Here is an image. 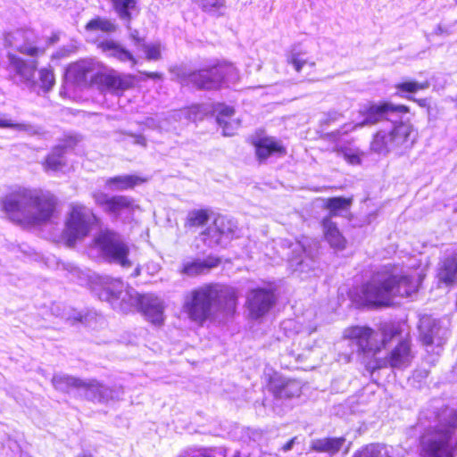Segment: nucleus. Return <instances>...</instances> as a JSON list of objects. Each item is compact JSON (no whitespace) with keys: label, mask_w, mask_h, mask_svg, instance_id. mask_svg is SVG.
Instances as JSON below:
<instances>
[{"label":"nucleus","mask_w":457,"mask_h":457,"mask_svg":"<svg viewBox=\"0 0 457 457\" xmlns=\"http://www.w3.org/2000/svg\"><path fill=\"white\" fill-rule=\"evenodd\" d=\"M148 180L146 177L135 174L118 175L110 177L105 180V186L114 187L120 190L133 189L137 186L142 185Z\"/></svg>","instance_id":"28"},{"label":"nucleus","mask_w":457,"mask_h":457,"mask_svg":"<svg viewBox=\"0 0 457 457\" xmlns=\"http://www.w3.org/2000/svg\"><path fill=\"white\" fill-rule=\"evenodd\" d=\"M248 142L253 146L255 157L261 163L273 155L282 157L287 154V147L282 141L264 135L263 131L257 132Z\"/></svg>","instance_id":"16"},{"label":"nucleus","mask_w":457,"mask_h":457,"mask_svg":"<svg viewBox=\"0 0 457 457\" xmlns=\"http://www.w3.org/2000/svg\"><path fill=\"white\" fill-rule=\"evenodd\" d=\"M358 112L361 120L357 126H375L386 120L389 113L406 114L410 112V107L405 104H394L387 101L369 102L361 106Z\"/></svg>","instance_id":"11"},{"label":"nucleus","mask_w":457,"mask_h":457,"mask_svg":"<svg viewBox=\"0 0 457 457\" xmlns=\"http://www.w3.org/2000/svg\"><path fill=\"white\" fill-rule=\"evenodd\" d=\"M135 76L119 74L114 70L108 72L98 71L95 74L96 86L102 91L121 96L126 90L134 87Z\"/></svg>","instance_id":"18"},{"label":"nucleus","mask_w":457,"mask_h":457,"mask_svg":"<svg viewBox=\"0 0 457 457\" xmlns=\"http://www.w3.org/2000/svg\"><path fill=\"white\" fill-rule=\"evenodd\" d=\"M323 240L334 251H344L346 249L348 241L338 228L337 222L330 217H323L320 220Z\"/></svg>","instance_id":"22"},{"label":"nucleus","mask_w":457,"mask_h":457,"mask_svg":"<svg viewBox=\"0 0 457 457\" xmlns=\"http://www.w3.org/2000/svg\"><path fill=\"white\" fill-rule=\"evenodd\" d=\"M339 116H341V114L337 112L328 113V121H331V120L334 121V120H337Z\"/></svg>","instance_id":"51"},{"label":"nucleus","mask_w":457,"mask_h":457,"mask_svg":"<svg viewBox=\"0 0 457 457\" xmlns=\"http://www.w3.org/2000/svg\"><path fill=\"white\" fill-rule=\"evenodd\" d=\"M113 7L120 18L127 21L132 19L131 11H138L137 0H120L113 4Z\"/></svg>","instance_id":"38"},{"label":"nucleus","mask_w":457,"mask_h":457,"mask_svg":"<svg viewBox=\"0 0 457 457\" xmlns=\"http://www.w3.org/2000/svg\"><path fill=\"white\" fill-rule=\"evenodd\" d=\"M132 275H133V277L139 276L140 275V268L139 267L136 268Z\"/></svg>","instance_id":"52"},{"label":"nucleus","mask_w":457,"mask_h":457,"mask_svg":"<svg viewBox=\"0 0 457 457\" xmlns=\"http://www.w3.org/2000/svg\"><path fill=\"white\" fill-rule=\"evenodd\" d=\"M238 301L237 290L209 282L191 289L185 296L182 312L187 319L199 327L215 320L216 308L223 316L236 313Z\"/></svg>","instance_id":"2"},{"label":"nucleus","mask_w":457,"mask_h":457,"mask_svg":"<svg viewBox=\"0 0 457 457\" xmlns=\"http://www.w3.org/2000/svg\"><path fill=\"white\" fill-rule=\"evenodd\" d=\"M52 384L56 390L62 392H68L71 388L87 386L85 382L69 376H54L52 378Z\"/></svg>","instance_id":"35"},{"label":"nucleus","mask_w":457,"mask_h":457,"mask_svg":"<svg viewBox=\"0 0 457 457\" xmlns=\"http://www.w3.org/2000/svg\"><path fill=\"white\" fill-rule=\"evenodd\" d=\"M233 457H241V455L237 453L234 454Z\"/></svg>","instance_id":"54"},{"label":"nucleus","mask_w":457,"mask_h":457,"mask_svg":"<svg viewBox=\"0 0 457 457\" xmlns=\"http://www.w3.org/2000/svg\"><path fill=\"white\" fill-rule=\"evenodd\" d=\"M17 127H18V124L12 122L11 120L0 119V128L12 129V128H17Z\"/></svg>","instance_id":"49"},{"label":"nucleus","mask_w":457,"mask_h":457,"mask_svg":"<svg viewBox=\"0 0 457 457\" xmlns=\"http://www.w3.org/2000/svg\"><path fill=\"white\" fill-rule=\"evenodd\" d=\"M137 310L147 320L154 325H162L164 320L163 306L153 295L137 294L134 297Z\"/></svg>","instance_id":"21"},{"label":"nucleus","mask_w":457,"mask_h":457,"mask_svg":"<svg viewBox=\"0 0 457 457\" xmlns=\"http://www.w3.org/2000/svg\"><path fill=\"white\" fill-rule=\"evenodd\" d=\"M66 147L63 145H55L51 152L46 155L41 162L45 171H58L65 166L64 160Z\"/></svg>","instance_id":"31"},{"label":"nucleus","mask_w":457,"mask_h":457,"mask_svg":"<svg viewBox=\"0 0 457 457\" xmlns=\"http://www.w3.org/2000/svg\"><path fill=\"white\" fill-rule=\"evenodd\" d=\"M239 80L238 69L233 62L225 60H216L210 65L195 70L185 79L187 86L206 91H217Z\"/></svg>","instance_id":"3"},{"label":"nucleus","mask_w":457,"mask_h":457,"mask_svg":"<svg viewBox=\"0 0 457 457\" xmlns=\"http://www.w3.org/2000/svg\"><path fill=\"white\" fill-rule=\"evenodd\" d=\"M420 341L422 345L428 346L433 345L434 343V332L433 329L430 328L428 331H423L420 335Z\"/></svg>","instance_id":"44"},{"label":"nucleus","mask_w":457,"mask_h":457,"mask_svg":"<svg viewBox=\"0 0 457 457\" xmlns=\"http://www.w3.org/2000/svg\"><path fill=\"white\" fill-rule=\"evenodd\" d=\"M438 287H452L457 285V253L440 261L436 272Z\"/></svg>","instance_id":"23"},{"label":"nucleus","mask_w":457,"mask_h":457,"mask_svg":"<svg viewBox=\"0 0 457 457\" xmlns=\"http://www.w3.org/2000/svg\"><path fill=\"white\" fill-rule=\"evenodd\" d=\"M85 29L91 33L101 32L103 34L110 35L117 31L118 25L112 19L96 15L91 18L85 24Z\"/></svg>","instance_id":"32"},{"label":"nucleus","mask_w":457,"mask_h":457,"mask_svg":"<svg viewBox=\"0 0 457 457\" xmlns=\"http://www.w3.org/2000/svg\"><path fill=\"white\" fill-rule=\"evenodd\" d=\"M17 51L20 54H25L28 56H31V57L37 56L39 54L44 52V50H41L37 46H19L17 48Z\"/></svg>","instance_id":"42"},{"label":"nucleus","mask_w":457,"mask_h":457,"mask_svg":"<svg viewBox=\"0 0 457 457\" xmlns=\"http://www.w3.org/2000/svg\"><path fill=\"white\" fill-rule=\"evenodd\" d=\"M453 431L449 427L428 428L420 436V448L426 457H454Z\"/></svg>","instance_id":"9"},{"label":"nucleus","mask_w":457,"mask_h":457,"mask_svg":"<svg viewBox=\"0 0 457 457\" xmlns=\"http://www.w3.org/2000/svg\"><path fill=\"white\" fill-rule=\"evenodd\" d=\"M352 457H391L390 453L378 444H368L356 450Z\"/></svg>","instance_id":"37"},{"label":"nucleus","mask_w":457,"mask_h":457,"mask_svg":"<svg viewBox=\"0 0 457 457\" xmlns=\"http://www.w3.org/2000/svg\"><path fill=\"white\" fill-rule=\"evenodd\" d=\"M95 204L110 216L119 217L122 213L133 214L138 209L136 200L125 195H109L103 191L92 194Z\"/></svg>","instance_id":"12"},{"label":"nucleus","mask_w":457,"mask_h":457,"mask_svg":"<svg viewBox=\"0 0 457 457\" xmlns=\"http://www.w3.org/2000/svg\"><path fill=\"white\" fill-rule=\"evenodd\" d=\"M408 100L416 103L420 107L429 108V103L427 98H415L409 96H404Z\"/></svg>","instance_id":"47"},{"label":"nucleus","mask_w":457,"mask_h":457,"mask_svg":"<svg viewBox=\"0 0 457 457\" xmlns=\"http://www.w3.org/2000/svg\"><path fill=\"white\" fill-rule=\"evenodd\" d=\"M95 65L90 61L80 60L71 63L66 69L65 79L77 87H91L95 81Z\"/></svg>","instance_id":"19"},{"label":"nucleus","mask_w":457,"mask_h":457,"mask_svg":"<svg viewBox=\"0 0 457 457\" xmlns=\"http://www.w3.org/2000/svg\"><path fill=\"white\" fill-rule=\"evenodd\" d=\"M377 332L382 351L386 349L393 340L398 341L404 336L401 324L394 320L381 321L377 325Z\"/></svg>","instance_id":"27"},{"label":"nucleus","mask_w":457,"mask_h":457,"mask_svg":"<svg viewBox=\"0 0 457 457\" xmlns=\"http://www.w3.org/2000/svg\"><path fill=\"white\" fill-rule=\"evenodd\" d=\"M235 114V109L232 106L226 104H219L217 110V122L223 129L224 136H233L234 135V128L231 123L228 120Z\"/></svg>","instance_id":"34"},{"label":"nucleus","mask_w":457,"mask_h":457,"mask_svg":"<svg viewBox=\"0 0 457 457\" xmlns=\"http://www.w3.org/2000/svg\"><path fill=\"white\" fill-rule=\"evenodd\" d=\"M0 211L14 224L30 228L29 187H19L0 199Z\"/></svg>","instance_id":"7"},{"label":"nucleus","mask_w":457,"mask_h":457,"mask_svg":"<svg viewBox=\"0 0 457 457\" xmlns=\"http://www.w3.org/2000/svg\"><path fill=\"white\" fill-rule=\"evenodd\" d=\"M429 86L430 82L428 80L421 82H418L416 80H404L395 84V88L396 89L397 95L403 96V94H414L428 88Z\"/></svg>","instance_id":"36"},{"label":"nucleus","mask_w":457,"mask_h":457,"mask_svg":"<svg viewBox=\"0 0 457 457\" xmlns=\"http://www.w3.org/2000/svg\"><path fill=\"white\" fill-rule=\"evenodd\" d=\"M141 74L145 79H162V74L157 71H142Z\"/></svg>","instance_id":"48"},{"label":"nucleus","mask_w":457,"mask_h":457,"mask_svg":"<svg viewBox=\"0 0 457 457\" xmlns=\"http://www.w3.org/2000/svg\"><path fill=\"white\" fill-rule=\"evenodd\" d=\"M413 127L410 122L397 120L390 130H376L370 142V150L378 154H387L395 149L406 148L412 144L410 141Z\"/></svg>","instance_id":"5"},{"label":"nucleus","mask_w":457,"mask_h":457,"mask_svg":"<svg viewBox=\"0 0 457 457\" xmlns=\"http://www.w3.org/2000/svg\"><path fill=\"white\" fill-rule=\"evenodd\" d=\"M98 296L101 300L117 304L121 310L126 311L133 304L134 295L124 288L120 279H110L100 285Z\"/></svg>","instance_id":"17"},{"label":"nucleus","mask_w":457,"mask_h":457,"mask_svg":"<svg viewBox=\"0 0 457 457\" xmlns=\"http://www.w3.org/2000/svg\"><path fill=\"white\" fill-rule=\"evenodd\" d=\"M277 301L276 288L255 287L251 289L245 305L252 319L257 320L266 315Z\"/></svg>","instance_id":"14"},{"label":"nucleus","mask_w":457,"mask_h":457,"mask_svg":"<svg viewBox=\"0 0 457 457\" xmlns=\"http://www.w3.org/2000/svg\"><path fill=\"white\" fill-rule=\"evenodd\" d=\"M345 442L344 436L317 438L312 442L311 449L316 453L334 455L340 451Z\"/></svg>","instance_id":"29"},{"label":"nucleus","mask_w":457,"mask_h":457,"mask_svg":"<svg viewBox=\"0 0 457 457\" xmlns=\"http://www.w3.org/2000/svg\"><path fill=\"white\" fill-rule=\"evenodd\" d=\"M99 219L94 213H88L82 204H72L64 222L61 238L68 247H74L78 241L87 237Z\"/></svg>","instance_id":"4"},{"label":"nucleus","mask_w":457,"mask_h":457,"mask_svg":"<svg viewBox=\"0 0 457 457\" xmlns=\"http://www.w3.org/2000/svg\"><path fill=\"white\" fill-rule=\"evenodd\" d=\"M411 337L409 333L405 334L397 344L387 353L385 357V366L388 365L392 369H402L409 366L412 355ZM384 365H378L377 368H382Z\"/></svg>","instance_id":"20"},{"label":"nucleus","mask_w":457,"mask_h":457,"mask_svg":"<svg viewBox=\"0 0 457 457\" xmlns=\"http://www.w3.org/2000/svg\"><path fill=\"white\" fill-rule=\"evenodd\" d=\"M100 250L103 258L110 263H117L122 268H130L133 264L129 259V246L112 229L100 231L93 240Z\"/></svg>","instance_id":"6"},{"label":"nucleus","mask_w":457,"mask_h":457,"mask_svg":"<svg viewBox=\"0 0 457 457\" xmlns=\"http://www.w3.org/2000/svg\"><path fill=\"white\" fill-rule=\"evenodd\" d=\"M353 197L335 196L327 198L323 204V209L328 212L326 217L338 216L340 212L348 211L353 204Z\"/></svg>","instance_id":"33"},{"label":"nucleus","mask_w":457,"mask_h":457,"mask_svg":"<svg viewBox=\"0 0 457 457\" xmlns=\"http://www.w3.org/2000/svg\"><path fill=\"white\" fill-rule=\"evenodd\" d=\"M212 216L213 212L210 208L193 209L187 212L184 227L189 229L204 228Z\"/></svg>","instance_id":"30"},{"label":"nucleus","mask_w":457,"mask_h":457,"mask_svg":"<svg viewBox=\"0 0 457 457\" xmlns=\"http://www.w3.org/2000/svg\"><path fill=\"white\" fill-rule=\"evenodd\" d=\"M344 158L351 165H359L361 162L360 155L356 153H344Z\"/></svg>","instance_id":"45"},{"label":"nucleus","mask_w":457,"mask_h":457,"mask_svg":"<svg viewBox=\"0 0 457 457\" xmlns=\"http://www.w3.org/2000/svg\"><path fill=\"white\" fill-rule=\"evenodd\" d=\"M97 48L109 57H112L120 62H129L132 66L138 63L137 58L127 48L113 39H104L97 44Z\"/></svg>","instance_id":"24"},{"label":"nucleus","mask_w":457,"mask_h":457,"mask_svg":"<svg viewBox=\"0 0 457 457\" xmlns=\"http://www.w3.org/2000/svg\"><path fill=\"white\" fill-rule=\"evenodd\" d=\"M39 87L44 92H49L55 84L54 69L50 66L41 68L38 71Z\"/></svg>","instance_id":"39"},{"label":"nucleus","mask_w":457,"mask_h":457,"mask_svg":"<svg viewBox=\"0 0 457 457\" xmlns=\"http://www.w3.org/2000/svg\"><path fill=\"white\" fill-rule=\"evenodd\" d=\"M296 440H297L296 436L292 437L290 440H288L286 444H284L282 445L281 450L283 452L290 451Z\"/></svg>","instance_id":"50"},{"label":"nucleus","mask_w":457,"mask_h":457,"mask_svg":"<svg viewBox=\"0 0 457 457\" xmlns=\"http://www.w3.org/2000/svg\"><path fill=\"white\" fill-rule=\"evenodd\" d=\"M129 38L131 41L137 45L142 46L144 47L145 44V37L140 36L139 32L137 30H134L129 34Z\"/></svg>","instance_id":"46"},{"label":"nucleus","mask_w":457,"mask_h":457,"mask_svg":"<svg viewBox=\"0 0 457 457\" xmlns=\"http://www.w3.org/2000/svg\"><path fill=\"white\" fill-rule=\"evenodd\" d=\"M30 228L50 221L58 213L59 201L50 190L29 188Z\"/></svg>","instance_id":"8"},{"label":"nucleus","mask_w":457,"mask_h":457,"mask_svg":"<svg viewBox=\"0 0 457 457\" xmlns=\"http://www.w3.org/2000/svg\"><path fill=\"white\" fill-rule=\"evenodd\" d=\"M143 48L145 52V58L148 61H156L162 56L161 47L158 44L144 45Z\"/></svg>","instance_id":"40"},{"label":"nucleus","mask_w":457,"mask_h":457,"mask_svg":"<svg viewBox=\"0 0 457 457\" xmlns=\"http://www.w3.org/2000/svg\"><path fill=\"white\" fill-rule=\"evenodd\" d=\"M288 62L290 64H292L294 67H295V70L299 72L301 71V70L303 69V67L305 65L306 63V61L300 58L299 54H293L289 60H288Z\"/></svg>","instance_id":"43"},{"label":"nucleus","mask_w":457,"mask_h":457,"mask_svg":"<svg viewBox=\"0 0 457 457\" xmlns=\"http://www.w3.org/2000/svg\"><path fill=\"white\" fill-rule=\"evenodd\" d=\"M221 263V258L210 255L205 260H193L181 266L180 272L189 277H195L217 268Z\"/></svg>","instance_id":"26"},{"label":"nucleus","mask_w":457,"mask_h":457,"mask_svg":"<svg viewBox=\"0 0 457 457\" xmlns=\"http://www.w3.org/2000/svg\"><path fill=\"white\" fill-rule=\"evenodd\" d=\"M201 5L204 11L210 12L220 8L223 5V0H201Z\"/></svg>","instance_id":"41"},{"label":"nucleus","mask_w":457,"mask_h":457,"mask_svg":"<svg viewBox=\"0 0 457 457\" xmlns=\"http://www.w3.org/2000/svg\"><path fill=\"white\" fill-rule=\"evenodd\" d=\"M421 285V278L399 273L395 264H386L374 271L369 280L354 287L350 295L360 305L379 309L392 306L395 298L411 297Z\"/></svg>","instance_id":"1"},{"label":"nucleus","mask_w":457,"mask_h":457,"mask_svg":"<svg viewBox=\"0 0 457 457\" xmlns=\"http://www.w3.org/2000/svg\"><path fill=\"white\" fill-rule=\"evenodd\" d=\"M10 65L14 70L15 73L19 75L24 83L30 86L36 85L34 79L35 71L37 70V62H29L14 54H8L7 55Z\"/></svg>","instance_id":"25"},{"label":"nucleus","mask_w":457,"mask_h":457,"mask_svg":"<svg viewBox=\"0 0 457 457\" xmlns=\"http://www.w3.org/2000/svg\"><path fill=\"white\" fill-rule=\"evenodd\" d=\"M236 234L237 227L225 217L217 215L213 217L212 226L203 229L199 236L202 242L212 248L221 245L224 239H234Z\"/></svg>","instance_id":"13"},{"label":"nucleus","mask_w":457,"mask_h":457,"mask_svg":"<svg viewBox=\"0 0 457 457\" xmlns=\"http://www.w3.org/2000/svg\"><path fill=\"white\" fill-rule=\"evenodd\" d=\"M265 388L277 399H291L302 394L300 381L284 378L276 371L265 375Z\"/></svg>","instance_id":"15"},{"label":"nucleus","mask_w":457,"mask_h":457,"mask_svg":"<svg viewBox=\"0 0 457 457\" xmlns=\"http://www.w3.org/2000/svg\"><path fill=\"white\" fill-rule=\"evenodd\" d=\"M343 338L351 341L356 346V352L361 356L375 358L382 352L377 329L370 326H349L345 328Z\"/></svg>","instance_id":"10"},{"label":"nucleus","mask_w":457,"mask_h":457,"mask_svg":"<svg viewBox=\"0 0 457 457\" xmlns=\"http://www.w3.org/2000/svg\"><path fill=\"white\" fill-rule=\"evenodd\" d=\"M79 457H93L91 454H83V455H80Z\"/></svg>","instance_id":"53"}]
</instances>
